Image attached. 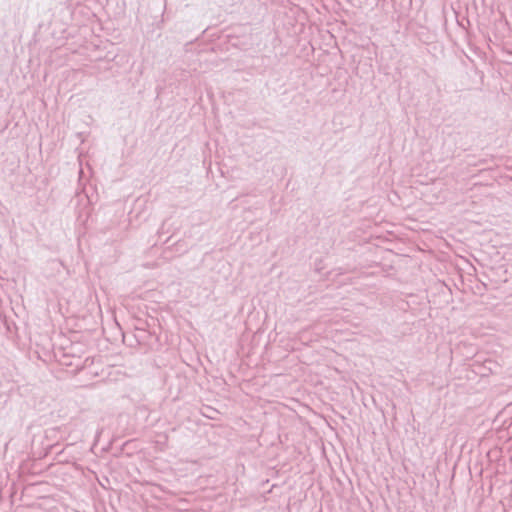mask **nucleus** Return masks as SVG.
I'll list each match as a JSON object with an SVG mask.
<instances>
[{"label":"nucleus","mask_w":512,"mask_h":512,"mask_svg":"<svg viewBox=\"0 0 512 512\" xmlns=\"http://www.w3.org/2000/svg\"><path fill=\"white\" fill-rule=\"evenodd\" d=\"M165 225H166V222H163L161 228L158 230L159 236H161L164 233Z\"/></svg>","instance_id":"f257e3e1"}]
</instances>
